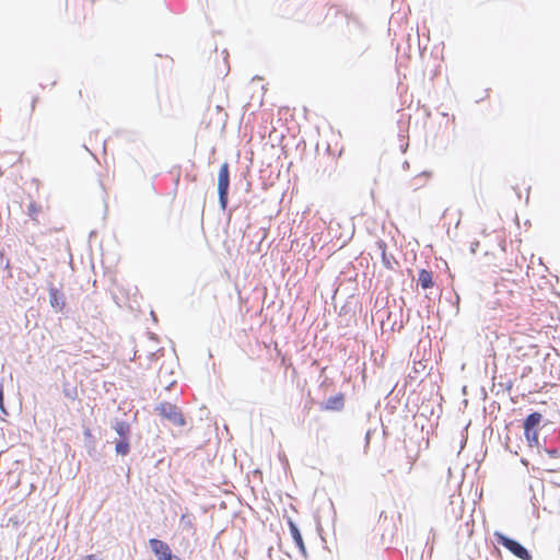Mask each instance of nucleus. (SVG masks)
Segmentation results:
<instances>
[{
  "mask_svg": "<svg viewBox=\"0 0 560 560\" xmlns=\"http://www.w3.org/2000/svg\"><path fill=\"white\" fill-rule=\"evenodd\" d=\"M170 560H182V559L179 557L175 556V555H172Z\"/></svg>",
  "mask_w": 560,
  "mask_h": 560,
  "instance_id": "a211bd4d",
  "label": "nucleus"
},
{
  "mask_svg": "<svg viewBox=\"0 0 560 560\" xmlns=\"http://www.w3.org/2000/svg\"><path fill=\"white\" fill-rule=\"evenodd\" d=\"M49 303L56 312H62L66 306L65 294L54 287L49 288Z\"/></svg>",
  "mask_w": 560,
  "mask_h": 560,
  "instance_id": "39448f33",
  "label": "nucleus"
},
{
  "mask_svg": "<svg viewBox=\"0 0 560 560\" xmlns=\"http://www.w3.org/2000/svg\"><path fill=\"white\" fill-rule=\"evenodd\" d=\"M150 548L155 555L158 560H170L172 557V550L170 546L163 540L152 538L149 540Z\"/></svg>",
  "mask_w": 560,
  "mask_h": 560,
  "instance_id": "20e7f679",
  "label": "nucleus"
},
{
  "mask_svg": "<svg viewBox=\"0 0 560 560\" xmlns=\"http://www.w3.org/2000/svg\"><path fill=\"white\" fill-rule=\"evenodd\" d=\"M545 452L553 458L560 457V450L559 448H546Z\"/></svg>",
  "mask_w": 560,
  "mask_h": 560,
  "instance_id": "2eb2a0df",
  "label": "nucleus"
},
{
  "mask_svg": "<svg viewBox=\"0 0 560 560\" xmlns=\"http://www.w3.org/2000/svg\"><path fill=\"white\" fill-rule=\"evenodd\" d=\"M66 395H67L68 397H70V398H73V396L71 395V390H68V392L66 393Z\"/></svg>",
  "mask_w": 560,
  "mask_h": 560,
  "instance_id": "6ab92c4d",
  "label": "nucleus"
},
{
  "mask_svg": "<svg viewBox=\"0 0 560 560\" xmlns=\"http://www.w3.org/2000/svg\"><path fill=\"white\" fill-rule=\"evenodd\" d=\"M524 431H525V438L528 442V445L529 446H538L539 445V442H538V432H537V429H532V430H528V428H524Z\"/></svg>",
  "mask_w": 560,
  "mask_h": 560,
  "instance_id": "f8f14e48",
  "label": "nucleus"
},
{
  "mask_svg": "<svg viewBox=\"0 0 560 560\" xmlns=\"http://www.w3.org/2000/svg\"><path fill=\"white\" fill-rule=\"evenodd\" d=\"M345 406V397L342 394H338L336 396L329 397L324 406L323 409L325 410H331V411H339Z\"/></svg>",
  "mask_w": 560,
  "mask_h": 560,
  "instance_id": "0eeeda50",
  "label": "nucleus"
},
{
  "mask_svg": "<svg viewBox=\"0 0 560 560\" xmlns=\"http://www.w3.org/2000/svg\"><path fill=\"white\" fill-rule=\"evenodd\" d=\"M0 411L3 416H8V411L4 407L3 387L0 385Z\"/></svg>",
  "mask_w": 560,
  "mask_h": 560,
  "instance_id": "ddd939ff",
  "label": "nucleus"
},
{
  "mask_svg": "<svg viewBox=\"0 0 560 560\" xmlns=\"http://www.w3.org/2000/svg\"><path fill=\"white\" fill-rule=\"evenodd\" d=\"M154 411L173 425L184 427L186 424L182 410L168 401H162L155 406Z\"/></svg>",
  "mask_w": 560,
  "mask_h": 560,
  "instance_id": "f257e3e1",
  "label": "nucleus"
},
{
  "mask_svg": "<svg viewBox=\"0 0 560 560\" xmlns=\"http://www.w3.org/2000/svg\"><path fill=\"white\" fill-rule=\"evenodd\" d=\"M83 560H95V555H89Z\"/></svg>",
  "mask_w": 560,
  "mask_h": 560,
  "instance_id": "f3484780",
  "label": "nucleus"
},
{
  "mask_svg": "<svg viewBox=\"0 0 560 560\" xmlns=\"http://www.w3.org/2000/svg\"><path fill=\"white\" fill-rule=\"evenodd\" d=\"M36 212H37V209H36L35 203H31V205L28 206V214H30L31 217H34Z\"/></svg>",
  "mask_w": 560,
  "mask_h": 560,
  "instance_id": "dca6fc26",
  "label": "nucleus"
},
{
  "mask_svg": "<svg viewBox=\"0 0 560 560\" xmlns=\"http://www.w3.org/2000/svg\"><path fill=\"white\" fill-rule=\"evenodd\" d=\"M542 420V415L539 412H532L529 413L525 421H524V428H528V430L537 429L539 423Z\"/></svg>",
  "mask_w": 560,
  "mask_h": 560,
  "instance_id": "1a4fd4ad",
  "label": "nucleus"
},
{
  "mask_svg": "<svg viewBox=\"0 0 560 560\" xmlns=\"http://www.w3.org/2000/svg\"><path fill=\"white\" fill-rule=\"evenodd\" d=\"M230 187V171L228 163H223L218 176L219 203L222 210L226 209Z\"/></svg>",
  "mask_w": 560,
  "mask_h": 560,
  "instance_id": "7ed1b4c3",
  "label": "nucleus"
},
{
  "mask_svg": "<svg viewBox=\"0 0 560 560\" xmlns=\"http://www.w3.org/2000/svg\"><path fill=\"white\" fill-rule=\"evenodd\" d=\"M112 429L118 434L119 439H130V424L124 420L114 419L110 422Z\"/></svg>",
  "mask_w": 560,
  "mask_h": 560,
  "instance_id": "423d86ee",
  "label": "nucleus"
},
{
  "mask_svg": "<svg viewBox=\"0 0 560 560\" xmlns=\"http://www.w3.org/2000/svg\"><path fill=\"white\" fill-rule=\"evenodd\" d=\"M66 395H67L68 397H70V398H73V396L71 395V390H68V392L66 393Z\"/></svg>",
  "mask_w": 560,
  "mask_h": 560,
  "instance_id": "aec40b11",
  "label": "nucleus"
},
{
  "mask_svg": "<svg viewBox=\"0 0 560 560\" xmlns=\"http://www.w3.org/2000/svg\"><path fill=\"white\" fill-rule=\"evenodd\" d=\"M383 259H384L385 264L387 265L388 264V259H386L385 255H383Z\"/></svg>",
  "mask_w": 560,
  "mask_h": 560,
  "instance_id": "412c9836",
  "label": "nucleus"
},
{
  "mask_svg": "<svg viewBox=\"0 0 560 560\" xmlns=\"http://www.w3.org/2000/svg\"><path fill=\"white\" fill-rule=\"evenodd\" d=\"M549 471L555 475L551 478V482L555 483L556 486L560 487V474L555 468L549 469Z\"/></svg>",
  "mask_w": 560,
  "mask_h": 560,
  "instance_id": "4468645a",
  "label": "nucleus"
},
{
  "mask_svg": "<svg viewBox=\"0 0 560 560\" xmlns=\"http://www.w3.org/2000/svg\"><path fill=\"white\" fill-rule=\"evenodd\" d=\"M115 451L118 455L126 456L130 452V439H119L116 441Z\"/></svg>",
  "mask_w": 560,
  "mask_h": 560,
  "instance_id": "9b49d317",
  "label": "nucleus"
},
{
  "mask_svg": "<svg viewBox=\"0 0 560 560\" xmlns=\"http://www.w3.org/2000/svg\"><path fill=\"white\" fill-rule=\"evenodd\" d=\"M418 282L423 289H429L433 285L432 272L421 269L418 277Z\"/></svg>",
  "mask_w": 560,
  "mask_h": 560,
  "instance_id": "9d476101",
  "label": "nucleus"
},
{
  "mask_svg": "<svg viewBox=\"0 0 560 560\" xmlns=\"http://www.w3.org/2000/svg\"><path fill=\"white\" fill-rule=\"evenodd\" d=\"M383 259H384L385 264L387 265L388 264V259H386L385 255H383Z\"/></svg>",
  "mask_w": 560,
  "mask_h": 560,
  "instance_id": "4be33fe9",
  "label": "nucleus"
},
{
  "mask_svg": "<svg viewBox=\"0 0 560 560\" xmlns=\"http://www.w3.org/2000/svg\"><path fill=\"white\" fill-rule=\"evenodd\" d=\"M289 527H290V532H291V535H292V538H293L295 545L298 546L301 553L304 557H306V548H305L302 535L300 533V529L292 521H289Z\"/></svg>",
  "mask_w": 560,
  "mask_h": 560,
  "instance_id": "6e6552de",
  "label": "nucleus"
},
{
  "mask_svg": "<svg viewBox=\"0 0 560 560\" xmlns=\"http://www.w3.org/2000/svg\"><path fill=\"white\" fill-rule=\"evenodd\" d=\"M495 540L499 545L510 550L514 556L522 560H530L532 556L529 551L521 545L518 541L503 535L502 533L494 534Z\"/></svg>",
  "mask_w": 560,
  "mask_h": 560,
  "instance_id": "f03ea898",
  "label": "nucleus"
}]
</instances>
